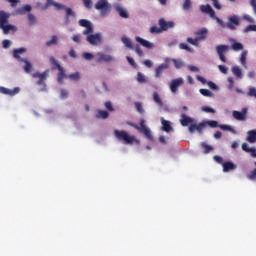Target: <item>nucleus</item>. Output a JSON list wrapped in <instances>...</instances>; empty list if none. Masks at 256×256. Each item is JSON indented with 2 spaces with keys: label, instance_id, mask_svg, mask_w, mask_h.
Masks as SVG:
<instances>
[{
  "label": "nucleus",
  "instance_id": "nucleus-1",
  "mask_svg": "<svg viewBox=\"0 0 256 256\" xmlns=\"http://www.w3.org/2000/svg\"><path fill=\"white\" fill-rule=\"evenodd\" d=\"M49 63L52 65V70L57 69V82L58 84H63L65 79H70L71 81H80L81 76L79 72L72 73L71 75L65 74V68H63L53 56L49 58Z\"/></svg>",
  "mask_w": 256,
  "mask_h": 256
},
{
  "label": "nucleus",
  "instance_id": "nucleus-2",
  "mask_svg": "<svg viewBox=\"0 0 256 256\" xmlns=\"http://www.w3.org/2000/svg\"><path fill=\"white\" fill-rule=\"evenodd\" d=\"M114 136L118 141L126 145H140V140H138L135 136L130 135L125 130L114 131Z\"/></svg>",
  "mask_w": 256,
  "mask_h": 256
},
{
  "label": "nucleus",
  "instance_id": "nucleus-3",
  "mask_svg": "<svg viewBox=\"0 0 256 256\" xmlns=\"http://www.w3.org/2000/svg\"><path fill=\"white\" fill-rule=\"evenodd\" d=\"M11 14L5 11H0V29H2L4 35H8L10 31H17V27L9 24Z\"/></svg>",
  "mask_w": 256,
  "mask_h": 256
},
{
  "label": "nucleus",
  "instance_id": "nucleus-4",
  "mask_svg": "<svg viewBox=\"0 0 256 256\" xmlns=\"http://www.w3.org/2000/svg\"><path fill=\"white\" fill-rule=\"evenodd\" d=\"M26 52V48H18L12 52V56L16 58V60L20 63H24L25 66H23V70H25V73H31L33 71V64L28 62V60L23 59L20 57L22 54Z\"/></svg>",
  "mask_w": 256,
  "mask_h": 256
},
{
  "label": "nucleus",
  "instance_id": "nucleus-5",
  "mask_svg": "<svg viewBox=\"0 0 256 256\" xmlns=\"http://www.w3.org/2000/svg\"><path fill=\"white\" fill-rule=\"evenodd\" d=\"M145 123L146 122L144 121V119H141L140 126H138L137 124H130V126H132L134 129H136V131H139L144 136H146V138L149 139V141H153L154 138L152 137L151 129L147 128Z\"/></svg>",
  "mask_w": 256,
  "mask_h": 256
},
{
  "label": "nucleus",
  "instance_id": "nucleus-6",
  "mask_svg": "<svg viewBox=\"0 0 256 256\" xmlns=\"http://www.w3.org/2000/svg\"><path fill=\"white\" fill-rule=\"evenodd\" d=\"M95 9L100 11L101 15H107L111 12V4L108 3V0H98V2L95 3Z\"/></svg>",
  "mask_w": 256,
  "mask_h": 256
},
{
  "label": "nucleus",
  "instance_id": "nucleus-7",
  "mask_svg": "<svg viewBox=\"0 0 256 256\" xmlns=\"http://www.w3.org/2000/svg\"><path fill=\"white\" fill-rule=\"evenodd\" d=\"M200 10L202 13L207 14L210 18L216 19V21L223 26V21L216 17L215 11L210 5H201Z\"/></svg>",
  "mask_w": 256,
  "mask_h": 256
},
{
  "label": "nucleus",
  "instance_id": "nucleus-8",
  "mask_svg": "<svg viewBox=\"0 0 256 256\" xmlns=\"http://www.w3.org/2000/svg\"><path fill=\"white\" fill-rule=\"evenodd\" d=\"M230 46L226 45V44H221L216 46V53L219 56V60L222 61V63H226L227 59L226 56H224V54H226L227 52H229Z\"/></svg>",
  "mask_w": 256,
  "mask_h": 256
},
{
  "label": "nucleus",
  "instance_id": "nucleus-9",
  "mask_svg": "<svg viewBox=\"0 0 256 256\" xmlns=\"http://www.w3.org/2000/svg\"><path fill=\"white\" fill-rule=\"evenodd\" d=\"M48 76H49V69L43 73L35 72L34 74H32V78L38 79L36 82L38 86L45 85V81L46 79H48Z\"/></svg>",
  "mask_w": 256,
  "mask_h": 256
},
{
  "label": "nucleus",
  "instance_id": "nucleus-10",
  "mask_svg": "<svg viewBox=\"0 0 256 256\" xmlns=\"http://www.w3.org/2000/svg\"><path fill=\"white\" fill-rule=\"evenodd\" d=\"M248 112H249L248 108H242L241 111L233 110L232 116H233L234 120L244 122L245 120H247V113Z\"/></svg>",
  "mask_w": 256,
  "mask_h": 256
},
{
  "label": "nucleus",
  "instance_id": "nucleus-11",
  "mask_svg": "<svg viewBox=\"0 0 256 256\" xmlns=\"http://www.w3.org/2000/svg\"><path fill=\"white\" fill-rule=\"evenodd\" d=\"M184 84V80L183 78H176L173 79L170 84H169V88H170V92H172L173 94L178 92V89L180 87H182Z\"/></svg>",
  "mask_w": 256,
  "mask_h": 256
},
{
  "label": "nucleus",
  "instance_id": "nucleus-12",
  "mask_svg": "<svg viewBox=\"0 0 256 256\" xmlns=\"http://www.w3.org/2000/svg\"><path fill=\"white\" fill-rule=\"evenodd\" d=\"M237 26H239V17L236 15L229 16L228 22L227 24H225V27L232 31H235Z\"/></svg>",
  "mask_w": 256,
  "mask_h": 256
},
{
  "label": "nucleus",
  "instance_id": "nucleus-13",
  "mask_svg": "<svg viewBox=\"0 0 256 256\" xmlns=\"http://www.w3.org/2000/svg\"><path fill=\"white\" fill-rule=\"evenodd\" d=\"M114 60H115L114 57H112L111 55H108L103 52H97V59H96L97 63H101V62L111 63Z\"/></svg>",
  "mask_w": 256,
  "mask_h": 256
},
{
  "label": "nucleus",
  "instance_id": "nucleus-14",
  "mask_svg": "<svg viewBox=\"0 0 256 256\" xmlns=\"http://www.w3.org/2000/svg\"><path fill=\"white\" fill-rule=\"evenodd\" d=\"M86 41L92 46H97L101 43V35L100 33H96L94 35H87Z\"/></svg>",
  "mask_w": 256,
  "mask_h": 256
},
{
  "label": "nucleus",
  "instance_id": "nucleus-15",
  "mask_svg": "<svg viewBox=\"0 0 256 256\" xmlns=\"http://www.w3.org/2000/svg\"><path fill=\"white\" fill-rule=\"evenodd\" d=\"M19 92H20L19 87L14 88V90H10L5 87H0V93H2L3 95H9L11 97H14V96L18 95Z\"/></svg>",
  "mask_w": 256,
  "mask_h": 256
},
{
  "label": "nucleus",
  "instance_id": "nucleus-16",
  "mask_svg": "<svg viewBox=\"0 0 256 256\" xmlns=\"http://www.w3.org/2000/svg\"><path fill=\"white\" fill-rule=\"evenodd\" d=\"M135 41H136V43H140V45L143 46L146 49H154V44L153 43H151V42H149V41H147V40H145V39H143L139 36L135 37Z\"/></svg>",
  "mask_w": 256,
  "mask_h": 256
},
{
  "label": "nucleus",
  "instance_id": "nucleus-17",
  "mask_svg": "<svg viewBox=\"0 0 256 256\" xmlns=\"http://www.w3.org/2000/svg\"><path fill=\"white\" fill-rule=\"evenodd\" d=\"M179 123H181L182 127H188L190 124L195 123V119L190 118L186 114H182Z\"/></svg>",
  "mask_w": 256,
  "mask_h": 256
},
{
  "label": "nucleus",
  "instance_id": "nucleus-18",
  "mask_svg": "<svg viewBox=\"0 0 256 256\" xmlns=\"http://www.w3.org/2000/svg\"><path fill=\"white\" fill-rule=\"evenodd\" d=\"M236 169V165L230 161L222 163V171L224 173H229L231 171H234Z\"/></svg>",
  "mask_w": 256,
  "mask_h": 256
},
{
  "label": "nucleus",
  "instance_id": "nucleus-19",
  "mask_svg": "<svg viewBox=\"0 0 256 256\" xmlns=\"http://www.w3.org/2000/svg\"><path fill=\"white\" fill-rule=\"evenodd\" d=\"M160 28L162 31H167L170 28H173L175 24L173 22H166L163 18L160 19L159 21Z\"/></svg>",
  "mask_w": 256,
  "mask_h": 256
},
{
  "label": "nucleus",
  "instance_id": "nucleus-20",
  "mask_svg": "<svg viewBox=\"0 0 256 256\" xmlns=\"http://www.w3.org/2000/svg\"><path fill=\"white\" fill-rule=\"evenodd\" d=\"M208 33L209 31L207 30V28H201L195 32V35L198 40H206Z\"/></svg>",
  "mask_w": 256,
  "mask_h": 256
},
{
  "label": "nucleus",
  "instance_id": "nucleus-21",
  "mask_svg": "<svg viewBox=\"0 0 256 256\" xmlns=\"http://www.w3.org/2000/svg\"><path fill=\"white\" fill-rule=\"evenodd\" d=\"M168 64H161L160 66L156 67L155 69V78H160L163 75V71L168 69Z\"/></svg>",
  "mask_w": 256,
  "mask_h": 256
},
{
  "label": "nucleus",
  "instance_id": "nucleus-22",
  "mask_svg": "<svg viewBox=\"0 0 256 256\" xmlns=\"http://www.w3.org/2000/svg\"><path fill=\"white\" fill-rule=\"evenodd\" d=\"M161 125H162V131L166 133H170L171 131H173V127L170 125V122L167 120H164L163 118H161Z\"/></svg>",
  "mask_w": 256,
  "mask_h": 256
},
{
  "label": "nucleus",
  "instance_id": "nucleus-23",
  "mask_svg": "<svg viewBox=\"0 0 256 256\" xmlns=\"http://www.w3.org/2000/svg\"><path fill=\"white\" fill-rule=\"evenodd\" d=\"M33 10V7L31 5H23V7H20L17 9L18 15H26V13H30Z\"/></svg>",
  "mask_w": 256,
  "mask_h": 256
},
{
  "label": "nucleus",
  "instance_id": "nucleus-24",
  "mask_svg": "<svg viewBox=\"0 0 256 256\" xmlns=\"http://www.w3.org/2000/svg\"><path fill=\"white\" fill-rule=\"evenodd\" d=\"M115 11H117L118 15H120L121 18L128 19L129 18V13L126 11L125 8L121 6L115 7Z\"/></svg>",
  "mask_w": 256,
  "mask_h": 256
},
{
  "label": "nucleus",
  "instance_id": "nucleus-25",
  "mask_svg": "<svg viewBox=\"0 0 256 256\" xmlns=\"http://www.w3.org/2000/svg\"><path fill=\"white\" fill-rule=\"evenodd\" d=\"M247 142L250 144L256 143V130L248 131Z\"/></svg>",
  "mask_w": 256,
  "mask_h": 256
},
{
  "label": "nucleus",
  "instance_id": "nucleus-26",
  "mask_svg": "<svg viewBox=\"0 0 256 256\" xmlns=\"http://www.w3.org/2000/svg\"><path fill=\"white\" fill-rule=\"evenodd\" d=\"M153 102H155L158 107H163V100L160 98L158 92H153Z\"/></svg>",
  "mask_w": 256,
  "mask_h": 256
},
{
  "label": "nucleus",
  "instance_id": "nucleus-27",
  "mask_svg": "<svg viewBox=\"0 0 256 256\" xmlns=\"http://www.w3.org/2000/svg\"><path fill=\"white\" fill-rule=\"evenodd\" d=\"M96 117H97V119L106 120L109 117V113L106 110H98Z\"/></svg>",
  "mask_w": 256,
  "mask_h": 256
},
{
  "label": "nucleus",
  "instance_id": "nucleus-28",
  "mask_svg": "<svg viewBox=\"0 0 256 256\" xmlns=\"http://www.w3.org/2000/svg\"><path fill=\"white\" fill-rule=\"evenodd\" d=\"M136 81L140 84L147 83L146 76H144L143 73H141V72L136 73Z\"/></svg>",
  "mask_w": 256,
  "mask_h": 256
},
{
  "label": "nucleus",
  "instance_id": "nucleus-29",
  "mask_svg": "<svg viewBox=\"0 0 256 256\" xmlns=\"http://www.w3.org/2000/svg\"><path fill=\"white\" fill-rule=\"evenodd\" d=\"M232 73H233L234 77H236L238 79H242V71L238 66H233Z\"/></svg>",
  "mask_w": 256,
  "mask_h": 256
},
{
  "label": "nucleus",
  "instance_id": "nucleus-30",
  "mask_svg": "<svg viewBox=\"0 0 256 256\" xmlns=\"http://www.w3.org/2000/svg\"><path fill=\"white\" fill-rule=\"evenodd\" d=\"M28 22L29 26H34L37 24V18L34 14L28 13Z\"/></svg>",
  "mask_w": 256,
  "mask_h": 256
},
{
  "label": "nucleus",
  "instance_id": "nucleus-31",
  "mask_svg": "<svg viewBox=\"0 0 256 256\" xmlns=\"http://www.w3.org/2000/svg\"><path fill=\"white\" fill-rule=\"evenodd\" d=\"M201 147L204 149V154H209L213 151V147L208 145L206 142H201Z\"/></svg>",
  "mask_w": 256,
  "mask_h": 256
},
{
  "label": "nucleus",
  "instance_id": "nucleus-32",
  "mask_svg": "<svg viewBox=\"0 0 256 256\" xmlns=\"http://www.w3.org/2000/svg\"><path fill=\"white\" fill-rule=\"evenodd\" d=\"M121 42L124 44V46L127 49H133L131 39H129L127 37H123V38H121Z\"/></svg>",
  "mask_w": 256,
  "mask_h": 256
},
{
  "label": "nucleus",
  "instance_id": "nucleus-33",
  "mask_svg": "<svg viewBox=\"0 0 256 256\" xmlns=\"http://www.w3.org/2000/svg\"><path fill=\"white\" fill-rule=\"evenodd\" d=\"M59 42V39L56 35H52L51 40H49L48 42H46V47H51L53 45H57V43Z\"/></svg>",
  "mask_w": 256,
  "mask_h": 256
},
{
  "label": "nucleus",
  "instance_id": "nucleus-34",
  "mask_svg": "<svg viewBox=\"0 0 256 256\" xmlns=\"http://www.w3.org/2000/svg\"><path fill=\"white\" fill-rule=\"evenodd\" d=\"M56 6L58 9H62V5L54 3L53 0H46V4L44 10L48 9V7Z\"/></svg>",
  "mask_w": 256,
  "mask_h": 256
},
{
  "label": "nucleus",
  "instance_id": "nucleus-35",
  "mask_svg": "<svg viewBox=\"0 0 256 256\" xmlns=\"http://www.w3.org/2000/svg\"><path fill=\"white\" fill-rule=\"evenodd\" d=\"M78 25H80L83 28L92 27V23L89 20H86V19L79 20Z\"/></svg>",
  "mask_w": 256,
  "mask_h": 256
},
{
  "label": "nucleus",
  "instance_id": "nucleus-36",
  "mask_svg": "<svg viewBox=\"0 0 256 256\" xmlns=\"http://www.w3.org/2000/svg\"><path fill=\"white\" fill-rule=\"evenodd\" d=\"M242 151L252 154V153L256 152V149L255 148H250L249 144H247V143H243L242 144Z\"/></svg>",
  "mask_w": 256,
  "mask_h": 256
},
{
  "label": "nucleus",
  "instance_id": "nucleus-37",
  "mask_svg": "<svg viewBox=\"0 0 256 256\" xmlns=\"http://www.w3.org/2000/svg\"><path fill=\"white\" fill-rule=\"evenodd\" d=\"M192 9V2L190 0H184V3L182 4V10L189 11Z\"/></svg>",
  "mask_w": 256,
  "mask_h": 256
},
{
  "label": "nucleus",
  "instance_id": "nucleus-38",
  "mask_svg": "<svg viewBox=\"0 0 256 256\" xmlns=\"http://www.w3.org/2000/svg\"><path fill=\"white\" fill-rule=\"evenodd\" d=\"M243 49H244V46H242L241 43L234 42V43L232 44V50H234V51H236V52L241 51V50H243Z\"/></svg>",
  "mask_w": 256,
  "mask_h": 256
},
{
  "label": "nucleus",
  "instance_id": "nucleus-39",
  "mask_svg": "<svg viewBox=\"0 0 256 256\" xmlns=\"http://www.w3.org/2000/svg\"><path fill=\"white\" fill-rule=\"evenodd\" d=\"M86 28L85 30H83V35L85 36H89V35H94L92 33H94V27L90 26V27H84Z\"/></svg>",
  "mask_w": 256,
  "mask_h": 256
},
{
  "label": "nucleus",
  "instance_id": "nucleus-40",
  "mask_svg": "<svg viewBox=\"0 0 256 256\" xmlns=\"http://www.w3.org/2000/svg\"><path fill=\"white\" fill-rule=\"evenodd\" d=\"M172 62H173V65H175L176 69H181L184 66V63L181 60L173 59Z\"/></svg>",
  "mask_w": 256,
  "mask_h": 256
},
{
  "label": "nucleus",
  "instance_id": "nucleus-41",
  "mask_svg": "<svg viewBox=\"0 0 256 256\" xmlns=\"http://www.w3.org/2000/svg\"><path fill=\"white\" fill-rule=\"evenodd\" d=\"M163 31L165 30H163L161 27L160 28H158L157 26L150 27V33L152 34H160Z\"/></svg>",
  "mask_w": 256,
  "mask_h": 256
},
{
  "label": "nucleus",
  "instance_id": "nucleus-42",
  "mask_svg": "<svg viewBox=\"0 0 256 256\" xmlns=\"http://www.w3.org/2000/svg\"><path fill=\"white\" fill-rule=\"evenodd\" d=\"M199 41H204V40L198 39V38L192 39L190 37L187 38V43H189L190 45H193V46H197Z\"/></svg>",
  "mask_w": 256,
  "mask_h": 256
},
{
  "label": "nucleus",
  "instance_id": "nucleus-43",
  "mask_svg": "<svg viewBox=\"0 0 256 256\" xmlns=\"http://www.w3.org/2000/svg\"><path fill=\"white\" fill-rule=\"evenodd\" d=\"M199 93H201V95L204 97H213V93L207 89H201V90H199Z\"/></svg>",
  "mask_w": 256,
  "mask_h": 256
},
{
  "label": "nucleus",
  "instance_id": "nucleus-44",
  "mask_svg": "<svg viewBox=\"0 0 256 256\" xmlns=\"http://www.w3.org/2000/svg\"><path fill=\"white\" fill-rule=\"evenodd\" d=\"M202 112L215 114L216 110L211 108L210 106H202Z\"/></svg>",
  "mask_w": 256,
  "mask_h": 256
},
{
  "label": "nucleus",
  "instance_id": "nucleus-45",
  "mask_svg": "<svg viewBox=\"0 0 256 256\" xmlns=\"http://www.w3.org/2000/svg\"><path fill=\"white\" fill-rule=\"evenodd\" d=\"M204 128H206V123L196 124V132L201 133L203 132Z\"/></svg>",
  "mask_w": 256,
  "mask_h": 256
},
{
  "label": "nucleus",
  "instance_id": "nucleus-46",
  "mask_svg": "<svg viewBox=\"0 0 256 256\" xmlns=\"http://www.w3.org/2000/svg\"><path fill=\"white\" fill-rule=\"evenodd\" d=\"M104 107H106L107 111H110V112L115 111L114 106H112L111 101H107L106 103H104Z\"/></svg>",
  "mask_w": 256,
  "mask_h": 256
},
{
  "label": "nucleus",
  "instance_id": "nucleus-47",
  "mask_svg": "<svg viewBox=\"0 0 256 256\" xmlns=\"http://www.w3.org/2000/svg\"><path fill=\"white\" fill-rule=\"evenodd\" d=\"M135 109L136 111L140 112V114L144 113L143 105L140 102H135Z\"/></svg>",
  "mask_w": 256,
  "mask_h": 256
},
{
  "label": "nucleus",
  "instance_id": "nucleus-48",
  "mask_svg": "<svg viewBox=\"0 0 256 256\" xmlns=\"http://www.w3.org/2000/svg\"><path fill=\"white\" fill-rule=\"evenodd\" d=\"M201 123H206V126H210L212 128H216L218 127V122L215 121V120H211V121H208V122H201Z\"/></svg>",
  "mask_w": 256,
  "mask_h": 256
},
{
  "label": "nucleus",
  "instance_id": "nucleus-49",
  "mask_svg": "<svg viewBox=\"0 0 256 256\" xmlns=\"http://www.w3.org/2000/svg\"><path fill=\"white\" fill-rule=\"evenodd\" d=\"M83 58H84V60L90 61V60L94 59V55H92V54L89 53V52H84V53H83Z\"/></svg>",
  "mask_w": 256,
  "mask_h": 256
},
{
  "label": "nucleus",
  "instance_id": "nucleus-50",
  "mask_svg": "<svg viewBox=\"0 0 256 256\" xmlns=\"http://www.w3.org/2000/svg\"><path fill=\"white\" fill-rule=\"evenodd\" d=\"M179 49L186 50L187 52H192V49L189 48V46H187V44H185V43L179 44Z\"/></svg>",
  "mask_w": 256,
  "mask_h": 256
},
{
  "label": "nucleus",
  "instance_id": "nucleus-51",
  "mask_svg": "<svg viewBox=\"0 0 256 256\" xmlns=\"http://www.w3.org/2000/svg\"><path fill=\"white\" fill-rule=\"evenodd\" d=\"M245 21H247L248 23H254L255 20L252 18V16H250L249 14H245L243 17H242Z\"/></svg>",
  "mask_w": 256,
  "mask_h": 256
},
{
  "label": "nucleus",
  "instance_id": "nucleus-52",
  "mask_svg": "<svg viewBox=\"0 0 256 256\" xmlns=\"http://www.w3.org/2000/svg\"><path fill=\"white\" fill-rule=\"evenodd\" d=\"M135 52H136V54H138V56H140V57H143V56H144L143 50L140 48L139 45H136V46H135Z\"/></svg>",
  "mask_w": 256,
  "mask_h": 256
},
{
  "label": "nucleus",
  "instance_id": "nucleus-53",
  "mask_svg": "<svg viewBox=\"0 0 256 256\" xmlns=\"http://www.w3.org/2000/svg\"><path fill=\"white\" fill-rule=\"evenodd\" d=\"M250 31H256V26L255 25H248L245 29H244V33H248Z\"/></svg>",
  "mask_w": 256,
  "mask_h": 256
},
{
  "label": "nucleus",
  "instance_id": "nucleus-54",
  "mask_svg": "<svg viewBox=\"0 0 256 256\" xmlns=\"http://www.w3.org/2000/svg\"><path fill=\"white\" fill-rule=\"evenodd\" d=\"M212 1L213 7H215L216 10H221V4H219L218 0H210Z\"/></svg>",
  "mask_w": 256,
  "mask_h": 256
},
{
  "label": "nucleus",
  "instance_id": "nucleus-55",
  "mask_svg": "<svg viewBox=\"0 0 256 256\" xmlns=\"http://www.w3.org/2000/svg\"><path fill=\"white\" fill-rule=\"evenodd\" d=\"M219 129H221L222 131L233 132V128L231 126H227V125H221V126H219Z\"/></svg>",
  "mask_w": 256,
  "mask_h": 256
},
{
  "label": "nucleus",
  "instance_id": "nucleus-56",
  "mask_svg": "<svg viewBox=\"0 0 256 256\" xmlns=\"http://www.w3.org/2000/svg\"><path fill=\"white\" fill-rule=\"evenodd\" d=\"M2 46H3V49H9L10 46H11V41L10 40H3Z\"/></svg>",
  "mask_w": 256,
  "mask_h": 256
},
{
  "label": "nucleus",
  "instance_id": "nucleus-57",
  "mask_svg": "<svg viewBox=\"0 0 256 256\" xmlns=\"http://www.w3.org/2000/svg\"><path fill=\"white\" fill-rule=\"evenodd\" d=\"M66 17H74L75 18V13L72 11L71 8H66Z\"/></svg>",
  "mask_w": 256,
  "mask_h": 256
},
{
  "label": "nucleus",
  "instance_id": "nucleus-58",
  "mask_svg": "<svg viewBox=\"0 0 256 256\" xmlns=\"http://www.w3.org/2000/svg\"><path fill=\"white\" fill-rule=\"evenodd\" d=\"M84 7L86 9H91L92 8V1L91 0H83Z\"/></svg>",
  "mask_w": 256,
  "mask_h": 256
},
{
  "label": "nucleus",
  "instance_id": "nucleus-59",
  "mask_svg": "<svg viewBox=\"0 0 256 256\" xmlns=\"http://www.w3.org/2000/svg\"><path fill=\"white\" fill-rule=\"evenodd\" d=\"M246 57H247V52H245V51L242 52V53H241V59H240V61H241V64L244 65V66H245Z\"/></svg>",
  "mask_w": 256,
  "mask_h": 256
},
{
  "label": "nucleus",
  "instance_id": "nucleus-60",
  "mask_svg": "<svg viewBox=\"0 0 256 256\" xmlns=\"http://www.w3.org/2000/svg\"><path fill=\"white\" fill-rule=\"evenodd\" d=\"M197 131V124H190L189 126V133H195Z\"/></svg>",
  "mask_w": 256,
  "mask_h": 256
},
{
  "label": "nucleus",
  "instance_id": "nucleus-61",
  "mask_svg": "<svg viewBox=\"0 0 256 256\" xmlns=\"http://www.w3.org/2000/svg\"><path fill=\"white\" fill-rule=\"evenodd\" d=\"M218 69H219V71H220L222 74H224V75L227 74V67H226V66L220 65V66H218Z\"/></svg>",
  "mask_w": 256,
  "mask_h": 256
},
{
  "label": "nucleus",
  "instance_id": "nucleus-62",
  "mask_svg": "<svg viewBox=\"0 0 256 256\" xmlns=\"http://www.w3.org/2000/svg\"><path fill=\"white\" fill-rule=\"evenodd\" d=\"M126 60H127V62H129L130 66H132V67L137 66V64H135V61H134L133 58L127 56V57H126Z\"/></svg>",
  "mask_w": 256,
  "mask_h": 256
},
{
  "label": "nucleus",
  "instance_id": "nucleus-63",
  "mask_svg": "<svg viewBox=\"0 0 256 256\" xmlns=\"http://www.w3.org/2000/svg\"><path fill=\"white\" fill-rule=\"evenodd\" d=\"M143 65L146 66L147 68H152L154 64L152 63L151 60H144Z\"/></svg>",
  "mask_w": 256,
  "mask_h": 256
},
{
  "label": "nucleus",
  "instance_id": "nucleus-64",
  "mask_svg": "<svg viewBox=\"0 0 256 256\" xmlns=\"http://www.w3.org/2000/svg\"><path fill=\"white\" fill-rule=\"evenodd\" d=\"M207 85L212 90H218V86L215 83H213L212 81L208 82Z\"/></svg>",
  "mask_w": 256,
  "mask_h": 256
}]
</instances>
